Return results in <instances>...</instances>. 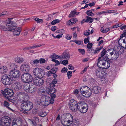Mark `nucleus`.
<instances>
[{
    "mask_svg": "<svg viewBox=\"0 0 126 126\" xmlns=\"http://www.w3.org/2000/svg\"><path fill=\"white\" fill-rule=\"evenodd\" d=\"M126 36V30L124 32V33L121 35L120 39H122V38H123V37H124V38L125 39V38L126 37L125 36Z\"/></svg>",
    "mask_w": 126,
    "mask_h": 126,
    "instance_id": "nucleus-54",
    "label": "nucleus"
},
{
    "mask_svg": "<svg viewBox=\"0 0 126 126\" xmlns=\"http://www.w3.org/2000/svg\"><path fill=\"white\" fill-rule=\"evenodd\" d=\"M46 98H48V99H49V103H50L51 104H53L54 102V98H50L48 96H46Z\"/></svg>",
    "mask_w": 126,
    "mask_h": 126,
    "instance_id": "nucleus-43",
    "label": "nucleus"
},
{
    "mask_svg": "<svg viewBox=\"0 0 126 126\" xmlns=\"http://www.w3.org/2000/svg\"><path fill=\"white\" fill-rule=\"evenodd\" d=\"M14 30V31L13 32V33L14 35L18 36L20 33V32L21 30V27H18L16 29V28Z\"/></svg>",
    "mask_w": 126,
    "mask_h": 126,
    "instance_id": "nucleus-24",
    "label": "nucleus"
},
{
    "mask_svg": "<svg viewBox=\"0 0 126 126\" xmlns=\"http://www.w3.org/2000/svg\"><path fill=\"white\" fill-rule=\"evenodd\" d=\"M86 19H83V21H84L86 22H89L90 23L93 22L94 19L93 18H92L91 17H89L88 16H86Z\"/></svg>",
    "mask_w": 126,
    "mask_h": 126,
    "instance_id": "nucleus-31",
    "label": "nucleus"
},
{
    "mask_svg": "<svg viewBox=\"0 0 126 126\" xmlns=\"http://www.w3.org/2000/svg\"><path fill=\"white\" fill-rule=\"evenodd\" d=\"M111 59H109L108 56H106V62H107V63H109L110 64V63H112V61L111 60Z\"/></svg>",
    "mask_w": 126,
    "mask_h": 126,
    "instance_id": "nucleus-51",
    "label": "nucleus"
},
{
    "mask_svg": "<svg viewBox=\"0 0 126 126\" xmlns=\"http://www.w3.org/2000/svg\"><path fill=\"white\" fill-rule=\"evenodd\" d=\"M70 20L72 24L75 23L77 21V20L76 19H75L73 18L71 19H70Z\"/></svg>",
    "mask_w": 126,
    "mask_h": 126,
    "instance_id": "nucleus-64",
    "label": "nucleus"
},
{
    "mask_svg": "<svg viewBox=\"0 0 126 126\" xmlns=\"http://www.w3.org/2000/svg\"><path fill=\"white\" fill-rule=\"evenodd\" d=\"M30 85L28 84H27L26 85H24L23 86V89L26 92H28V90Z\"/></svg>",
    "mask_w": 126,
    "mask_h": 126,
    "instance_id": "nucleus-36",
    "label": "nucleus"
},
{
    "mask_svg": "<svg viewBox=\"0 0 126 126\" xmlns=\"http://www.w3.org/2000/svg\"><path fill=\"white\" fill-rule=\"evenodd\" d=\"M79 110L80 112L82 113L86 112L88 109V107L87 105L84 102L80 101L79 102Z\"/></svg>",
    "mask_w": 126,
    "mask_h": 126,
    "instance_id": "nucleus-7",
    "label": "nucleus"
},
{
    "mask_svg": "<svg viewBox=\"0 0 126 126\" xmlns=\"http://www.w3.org/2000/svg\"><path fill=\"white\" fill-rule=\"evenodd\" d=\"M72 72L71 71H68L67 72V75L68 78L69 79L72 76Z\"/></svg>",
    "mask_w": 126,
    "mask_h": 126,
    "instance_id": "nucleus-56",
    "label": "nucleus"
},
{
    "mask_svg": "<svg viewBox=\"0 0 126 126\" xmlns=\"http://www.w3.org/2000/svg\"><path fill=\"white\" fill-rule=\"evenodd\" d=\"M11 122V119L10 117L4 116L0 120V126H9Z\"/></svg>",
    "mask_w": 126,
    "mask_h": 126,
    "instance_id": "nucleus-4",
    "label": "nucleus"
},
{
    "mask_svg": "<svg viewBox=\"0 0 126 126\" xmlns=\"http://www.w3.org/2000/svg\"><path fill=\"white\" fill-rule=\"evenodd\" d=\"M43 70L41 68H35L33 71V74L34 75L37 77H42L41 72H43Z\"/></svg>",
    "mask_w": 126,
    "mask_h": 126,
    "instance_id": "nucleus-12",
    "label": "nucleus"
},
{
    "mask_svg": "<svg viewBox=\"0 0 126 126\" xmlns=\"http://www.w3.org/2000/svg\"><path fill=\"white\" fill-rule=\"evenodd\" d=\"M39 62V60H38L36 59L34 60L33 61L32 63V65H37V64Z\"/></svg>",
    "mask_w": 126,
    "mask_h": 126,
    "instance_id": "nucleus-48",
    "label": "nucleus"
},
{
    "mask_svg": "<svg viewBox=\"0 0 126 126\" xmlns=\"http://www.w3.org/2000/svg\"><path fill=\"white\" fill-rule=\"evenodd\" d=\"M59 20L58 19H55L52 21L51 23L52 25H54L56 23H59Z\"/></svg>",
    "mask_w": 126,
    "mask_h": 126,
    "instance_id": "nucleus-49",
    "label": "nucleus"
},
{
    "mask_svg": "<svg viewBox=\"0 0 126 126\" xmlns=\"http://www.w3.org/2000/svg\"><path fill=\"white\" fill-rule=\"evenodd\" d=\"M42 77L35 78L33 79L34 83L37 86H40L42 85L44 83V81L41 78Z\"/></svg>",
    "mask_w": 126,
    "mask_h": 126,
    "instance_id": "nucleus-10",
    "label": "nucleus"
},
{
    "mask_svg": "<svg viewBox=\"0 0 126 126\" xmlns=\"http://www.w3.org/2000/svg\"><path fill=\"white\" fill-rule=\"evenodd\" d=\"M92 44L91 43H88L87 45V48L89 49H91L92 47Z\"/></svg>",
    "mask_w": 126,
    "mask_h": 126,
    "instance_id": "nucleus-59",
    "label": "nucleus"
},
{
    "mask_svg": "<svg viewBox=\"0 0 126 126\" xmlns=\"http://www.w3.org/2000/svg\"><path fill=\"white\" fill-rule=\"evenodd\" d=\"M76 12H75V10H74L73 11H72L70 14L69 15V17H72L74 16L75 14H76Z\"/></svg>",
    "mask_w": 126,
    "mask_h": 126,
    "instance_id": "nucleus-38",
    "label": "nucleus"
},
{
    "mask_svg": "<svg viewBox=\"0 0 126 126\" xmlns=\"http://www.w3.org/2000/svg\"><path fill=\"white\" fill-rule=\"evenodd\" d=\"M19 70L16 69L12 70L10 72L9 74V76H11L12 79L13 78H17L19 77Z\"/></svg>",
    "mask_w": 126,
    "mask_h": 126,
    "instance_id": "nucleus-11",
    "label": "nucleus"
},
{
    "mask_svg": "<svg viewBox=\"0 0 126 126\" xmlns=\"http://www.w3.org/2000/svg\"><path fill=\"white\" fill-rule=\"evenodd\" d=\"M34 20L35 21H37L38 23H41L43 22V21L42 19H39L37 17L35 18Z\"/></svg>",
    "mask_w": 126,
    "mask_h": 126,
    "instance_id": "nucleus-44",
    "label": "nucleus"
},
{
    "mask_svg": "<svg viewBox=\"0 0 126 126\" xmlns=\"http://www.w3.org/2000/svg\"><path fill=\"white\" fill-rule=\"evenodd\" d=\"M50 57L51 58H55L56 59L61 60V56L57 55L55 53L51 55L50 56Z\"/></svg>",
    "mask_w": 126,
    "mask_h": 126,
    "instance_id": "nucleus-34",
    "label": "nucleus"
},
{
    "mask_svg": "<svg viewBox=\"0 0 126 126\" xmlns=\"http://www.w3.org/2000/svg\"><path fill=\"white\" fill-rule=\"evenodd\" d=\"M105 75H104V77L102 78H101V82L104 83H107V80L106 79L105 77Z\"/></svg>",
    "mask_w": 126,
    "mask_h": 126,
    "instance_id": "nucleus-42",
    "label": "nucleus"
},
{
    "mask_svg": "<svg viewBox=\"0 0 126 126\" xmlns=\"http://www.w3.org/2000/svg\"><path fill=\"white\" fill-rule=\"evenodd\" d=\"M24 92H23L19 93L18 94L17 96V98L19 100H23Z\"/></svg>",
    "mask_w": 126,
    "mask_h": 126,
    "instance_id": "nucleus-29",
    "label": "nucleus"
},
{
    "mask_svg": "<svg viewBox=\"0 0 126 126\" xmlns=\"http://www.w3.org/2000/svg\"><path fill=\"white\" fill-rule=\"evenodd\" d=\"M78 51L81 54H83L85 53V50L83 49H81L80 48H79L78 49Z\"/></svg>",
    "mask_w": 126,
    "mask_h": 126,
    "instance_id": "nucleus-62",
    "label": "nucleus"
},
{
    "mask_svg": "<svg viewBox=\"0 0 126 126\" xmlns=\"http://www.w3.org/2000/svg\"><path fill=\"white\" fill-rule=\"evenodd\" d=\"M22 121L20 118H17L14 120L12 123V126H22Z\"/></svg>",
    "mask_w": 126,
    "mask_h": 126,
    "instance_id": "nucleus-13",
    "label": "nucleus"
},
{
    "mask_svg": "<svg viewBox=\"0 0 126 126\" xmlns=\"http://www.w3.org/2000/svg\"><path fill=\"white\" fill-rule=\"evenodd\" d=\"M21 79L23 82L28 83L32 81V77L29 73H25L22 76Z\"/></svg>",
    "mask_w": 126,
    "mask_h": 126,
    "instance_id": "nucleus-8",
    "label": "nucleus"
},
{
    "mask_svg": "<svg viewBox=\"0 0 126 126\" xmlns=\"http://www.w3.org/2000/svg\"><path fill=\"white\" fill-rule=\"evenodd\" d=\"M16 60L18 63H21L24 60L21 57H18L17 58Z\"/></svg>",
    "mask_w": 126,
    "mask_h": 126,
    "instance_id": "nucleus-41",
    "label": "nucleus"
},
{
    "mask_svg": "<svg viewBox=\"0 0 126 126\" xmlns=\"http://www.w3.org/2000/svg\"><path fill=\"white\" fill-rule=\"evenodd\" d=\"M6 25L8 27V31H11L13 30L16 28L15 22L12 21L11 18L8 19L7 23Z\"/></svg>",
    "mask_w": 126,
    "mask_h": 126,
    "instance_id": "nucleus-9",
    "label": "nucleus"
},
{
    "mask_svg": "<svg viewBox=\"0 0 126 126\" xmlns=\"http://www.w3.org/2000/svg\"><path fill=\"white\" fill-rule=\"evenodd\" d=\"M95 72L96 76L99 78L103 77L105 74L104 71L99 68L96 69Z\"/></svg>",
    "mask_w": 126,
    "mask_h": 126,
    "instance_id": "nucleus-14",
    "label": "nucleus"
},
{
    "mask_svg": "<svg viewBox=\"0 0 126 126\" xmlns=\"http://www.w3.org/2000/svg\"><path fill=\"white\" fill-rule=\"evenodd\" d=\"M91 91L90 89L88 91H87L86 92L82 93V95L86 97H89L90 96L91 94Z\"/></svg>",
    "mask_w": 126,
    "mask_h": 126,
    "instance_id": "nucleus-27",
    "label": "nucleus"
},
{
    "mask_svg": "<svg viewBox=\"0 0 126 126\" xmlns=\"http://www.w3.org/2000/svg\"><path fill=\"white\" fill-rule=\"evenodd\" d=\"M66 117L67 121H68L69 123L71 125V123L74 119L73 118V116L70 114L68 113L66 114Z\"/></svg>",
    "mask_w": 126,
    "mask_h": 126,
    "instance_id": "nucleus-23",
    "label": "nucleus"
},
{
    "mask_svg": "<svg viewBox=\"0 0 126 126\" xmlns=\"http://www.w3.org/2000/svg\"><path fill=\"white\" fill-rule=\"evenodd\" d=\"M89 37H87V38H85L84 39V42L85 44H86L87 43L89 42Z\"/></svg>",
    "mask_w": 126,
    "mask_h": 126,
    "instance_id": "nucleus-55",
    "label": "nucleus"
},
{
    "mask_svg": "<svg viewBox=\"0 0 126 126\" xmlns=\"http://www.w3.org/2000/svg\"><path fill=\"white\" fill-rule=\"evenodd\" d=\"M62 63L64 65H65L66 64H68V62L67 60H64L62 61Z\"/></svg>",
    "mask_w": 126,
    "mask_h": 126,
    "instance_id": "nucleus-60",
    "label": "nucleus"
},
{
    "mask_svg": "<svg viewBox=\"0 0 126 126\" xmlns=\"http://www.w3.org/2000/svg\"><path fill=\"white\" fill-rule=\"evenodd\" d=\"M119 52L114 49L111 48L107 50V55L110 54L111 56V59L115 60L119 56Z\"/></svg>",
    "mask_w": 126,
    "mask_h": 126,
    "instance_id": "nucleus-6",
    "label": "nucleus"
},
{
    "mask_svg": "<svg viewBox=\"0 0 126 126\" xmlns=\"http://www.w3.org/2000/svg\"><path fill=\"white\" fill-rule=\"evenodd\" d=\"M65 37L67 40H70L72 36L70 35L67 34L65 36Z\"/></svg>",
    "mask_w": 126,
    "mask_h": 126,
    "instance_id": "nucleus-58",
    "label": "nucleus"
},
{
    "mask_svg": "<svg viewBox=\"0 0 126 126\" xmlns=\"http://www.w3.org/2000/svg\"><path fill=\"white\" fill-rule=\"evenodd\" d=\"M61 119V123L64 126H69L71 125L70 123H69L68 121H67V120L65 118V117L64 115H63V116H62Z\"/></svg>",
    "mask_w": 126,
    "mask_h": 126,
    "instance_id": "nucleus-18",
    "label": "nucleus"
},
{
    "mask_svg": "<svg viewBox=\"0 0 126 126\" xmlns=\"http://www.w3.org/2000/svg\"><path fill=\"white\" fill-rule=\"evenodd\" d=\"M0 92L6 98L8 99L9 101L10 102H12L13 92L12 90L6 89L4 91L3 90H1Z\"/></svg>",
    "mask_w": 126,
    "mask_h": 126,
    "instance_id": "nucleus-2",
    "label": "nucleus"
},
{
    "mask_svg": "<svg viewBox=\"0 0 126 126\" xmlns=\"http://www.w3.org/2000/svg\"><path fill=\"white\" fill-rule=\"evenodd\" d=\"M13 79L10 76L4 74L2 77L1 81L5 85L11 84L12 81Z\"/></svg>",
    "mask_w": 126,
    "mask_h": 126,
    "instance_id": "nucleus-5",
    "label": "nucleus"
},
{
    "mask_svg": "<svg viewBox=\"0 0 126 126\" xmlns=\"http://www.w3.org/2000/svg\"><path fill=\"white\" fill-rule=\"evenodd\" d=\"M71 41L74 42L76 44L78 45L81 44L83 43V42L81 41L72 40Z\"/></svg>",
    "mask_w": 126,
    "mask_h": 126,
    "instance_id": "nucleus-47",
    "label": "nucleus"
},
{
    "mask_svg": "<svg viewBox=\"0 0 126 126\" xmlns=\"http://www.w3.org/2000/svg\"><path fill=\"white\" fill-rule=\"evenodd\" d=\"M21 70L23 72H28L30 70V67L27 64L24 63L20 66Z\"/></svg>",
    "mask_w": 126,
    "mask_h": 126,
    "instance_id": "nucleus-15",
    "label": "nucleus"
},
{
    "mask_svg": "<svg viewBox=\"0 0 126 126\" xmlns=\"http://www.w3.org/2000/svg\"><path fill=\"white\" fill-rule=\"evenodd\" d=\"M39 119L38 118L36 117H34L33 119L31 120L32 123L33 124V126H36L37 124L36 121H38Z\"/></svg>",
    "mask_w": 126,
    "mask_h": 126,
    "instance_id": "nucleus-32",
    "label": "nucleus"
},
{
    "mask_svg": "<svg viewBox=\"0 0 126 126\" xmlns=\"http://www.w3.org/2000/svg\"><path fill=\"white\" fill-rule=\"evenodd\" d=\"M71 124L73 126H79V124L78 120L74 119Z\"/></svg>",
    "mask_w": 126,
    "mask_h": 126,
    "instance_id": "nucleus-33",
    "label": "nucleus"
},
{
    "mask_svg": "<svg viewBox=\"0 0 126 126\" xmlns=\"http://www.w3.org/2000/svg\"><path fill=\"white\" fill-rule=\"evenodd\" d=\"M106 57L105 56L104 57H103V59L99 60V61H98V62L97 63V65L98 67L99 68H102V66H103V65H104L105 64V62H106Z\"/></svg>",
    "mask_w": 126,
    "mask_h": 126,
    "instance_id": "nucleus-20",
    "label": "nucleus"
},
{
    "mask_svg": "<svg viewBox=\"0 0 126 126\" xmlns=\"http://www.w3.org/2000/svg\"><path fill=\"white\" fill-rule=\"evenodd\" d=\"M21 107L23 110L28 111L33 108V104L29 101L23 100L21 105Z\"/></svg>",
    "mask_w": 126,
    "mask_h": 126,
    "instance_id": "nucleus-1",
    "label": "nucleus"
},
{
    "mask_svg": "<svg viewBox=\"0 0 126 126\" xmlns=\"http://www.w3.org/2000/svg\"><path fill=\"white\" fill-rule=\"evenodd\" d=\"M105 64H104V65H103V66H104L103 67V68L105 69H108L110 66V64L109 63H107V62H105Z\"/></svg>",
    "mask_w": 126,
    "mask_h": 126,
    "instance_id": "nucleus-40",
    "label": "nucleus"
},
{
    "mask_svg": "<svg viewBox=\"0 0 126 126\" xmlns=\"http://www.w3.org/2000/svg\"><path fill=\"white\" fill-rule=\"evenodd\" d=\"M7 71V67L6 66H3L0 67V73L5 74L6 73Z\"/></svg>",
    "mask_w": 126,
    "mask_h": 126,
    "instance_id": "nucleus-26",
    "label": "nucleus"
},
{
    "mask_svg": "<svg viewBox=\"0 0 126 126\" xmlns=\"http://www.w3.org/2000/svg\"><path fill=\"white\" fill-rule=\"evenodd\" d=\"M0 29L1 30L5 31H8V28H7L4 26L1 25H0Z\"/></svg>",
    "mask_w": 126,
    "mask_h": 126,
    "instance_id": "nucleus-52",
    "label": "nucleus"
},
{
    "mask_svg": "<svg viewBox=\"0 0 126 126\" xmlns=\"http://www.w3.org/2000/svg\"><path fill=\"white\" fill-rule=\"evenodd\" d=\"M61 60L66 59L69 60L70 58V55L68 52H67L66 51H64L63 52L61 55Z\"/></svg>",
    "mask_w": 126,
    "mask_h": 126,
    "instance_id": "nucleus-19",
    "label": "nucleus"
},
{
    "mask_svg": "<svg viewBox=\"0 0 126 126\" xmlns=\"http://www.w3.org/2000/svg\"><path fill=\"white\" fill-rule=\"evenodd\" d=\"M47 90V92L48 93V94H50V96L51 97V98H54L56 97V95L54 94V93L56 91V89H55L54 92H52V89L49 88H48Z\"/></svg>",
    "mask_w": 126,
    "mask_h": 126,
    "instance_id": "nucleus-25",
    "label": "nucleus"
},
{
    "mask_svg": "<svg viewBox=\"0 0 126 126\" xmlns=\"http://www.w3.org/2000/svg\"><path fill=\"white\" fill-rule=\"evenodd\" d=\"M17 67V65L14 63H12L10 65V67L11 69L15 68H16Z\"/></svg>",
    "mask_w": 126,
    "mask_h": 126,
    "instance_id": "nucleus-46",
    "label": "nucleus"
},
{
    "mask_svg": "<svg viewBox=\"0 0 126 126\" xmlns=\"http://www.w3.org/2000/svg\"><path fill=\"white\" fill-rule=\"evenodd\" d=\"M89 89V87L86 86H82L80 88V92L82 94V93L86 92L87 91H88Z\"/></svg>",
    "mask_w": 126,
    "mask_h": 126,
    "instance_id": "nucleus-30",
    "label": "nucleus"
},
{
    "mask_svg": "<svg viewBox=\"0 0 126 126\" xmlns=\"http://www.w3.org/2000/svg\"><path fill=\"white\" fill-rule=\"evenodd\" d=\"M51 61L53 62H55L56 63L55 64V65L56 66L59 65L60 64L58 60L55 59H52L51 60Z\"/></svg>",
    "mask_w": 126,
    "mask_h": 126,
    "instance_id": "nucleus-50",
    "label": "nucleus"
},
{
    "mask_svg": "<svg viewBox=\"0 0 126 126\" xmlns=\"http://www.w3.org/2000/svg\"><path fill=\"white\" fill-rule=\"evenodd\" d=\"M86 14L88 16H93L94 15V14L92 12V11L90 10L87 11Z\"/></svg>",
    "mask_w": 126,
    "mask_h": 126,
    "instance_id": "nucleus-39",
    "label": "nucleus"
},
{
    "mask_svg": "<svg viewBox=\"0 0 126 126\" xmlns=\"http://www.w3.org/2000/svg\"><path fill=\"white\" fill-rule=\"evenodd\" d=\"M56 79H54L53 80L52 82L49 84L50 86L48 88L51 89L52 90V92H54L55 90V88L54 87H55V84L57 82V80H56Z\"/></svg>",
    "mask_w": 126,
    "mask_h": 126,
    "instance_id": "nucleus-21",
    "label": "nucleus"
},
{
    "mask_svg": "<svg viewBox=\"0 0 126 126\" xmlns=\"http://www.w3.org/2000/svg\"><path fill=\"white\" fill-rule=\"evenodd\" d=\"M24 95H23V99H28L29 97L28 96L27 94L24 92Z\"/></svg>",
    "mask_w": 126,
    "mask_h": 126,
    "instance_id": "nucleus-53",
    "label": "nucleus"
},
{
    "mask_svg": "<svg viewBox=\"0 0 126 126\" xmlns=\"http://www.w3.org/2000/svg\"><path fill=\"white\" fill-rule=\"evenodd\" d=\"M118 42L120 46L126 49V37L125 38V39H119Z\"/></svg>",
    "mask_w": 126,
    "mask_h": 126,
    "instance_id": "nucleus-17",
    "label": "nucleus"
},
{
    "mask_svg": "<svg viewBox=\"0 0 126 126\" xmlns=\"http://www.w3.org/2000/svg\"><path fill=\"white\" fill-rule=\"evenodd\" d=\"M58 69V68L56 67L52 68L51 70V72L52 73H55Z\"/></svg>",
    "mask_w": 126,
    "mask_h": 126,
    "instance_id": "nucleus-45",
    "label": "nucleus"
},
{
    "mask_svg": "<svg viewBox=\"0 0 126 126\" xmlns=\"http://www.w3.org/2000/svg\"><path fill=\"white\" fill-rule=\"evenodd\" d=\"M36 90V88L34 86L32 85L31 86L30 85L28 90V92H27L30 93H33Z\"/></svg>",
    "mask_w": 126,
    "mask_h": 126,
    "instance_id": "nucleus-28",
    "label": "nucleus"
},
{
    "mask_svg": "<svg viewBox=\"0 0 126 126\" xmlns=\"http://www.w3.org/2000/svg\"><path fill=\"white\" fill-rule=\"evenodd\" d=\"M101 90L100 88L97 86H94L91 90V92L95 94H97L99 93Z\"/></svg>",
    "mask_w": 126,
    "mask_h": 126,
    "instance_id": "nucleus-22",
    "label": "nucleus"
},
{
    "mask_svg": "<svg viewBox=\"0 0 126 126\" xmlns=\"http://www.w3.org/2000/svg\"><path fill=\"white\" fill-rule=\"evenodd\" d=\"M4 106V107H6L9 110L12 111L13 110L10 108L9 106L10 105V103L6 101H4L3 104Z\"/></svg>",
    "mask_w": 126,
    "mask_h": 126,
    "instance_id": "nucleus-35",
    "label": "nucleus"
},
{
    "mask_svg": "<svg viewBox=\"0 0 126 126\" xmlns=\"http://www.w3.org/2000/svg\"><path fill=\"white\" fill-rule=\"evenodd\" d=\"M39 60L40 64L44 63L46 62V60L44 59L41 58Z\"/></svg>",
    "mask_w": 126,
    "mask_h": 126,
    "instance_id": "nucleus-57",
    "label": "nucleus"
},
{
    "mask_svg": "<svg viewBox=\"0 0 126 126\" xmlns=\"http://www.w3.org/2000/svg\"><path fill=\"white\" fill-rule=\"evenodd\" d=\"M68 70V69L65 67H64L61 70V72L62 73H65Z\"/></svg>",
    "mask_w": 126,
    "mask_h": 126,
    "instance_id": "nucleus-61",
    "label": "nucleus"
},
{
    "mask_svg": "<svg viewBox=\"0 0 126 126\" xmlns=\"http://www.w3.org/2000/svg\"><path fill=\"white\" fill-rule=\"evenodd\" d=\"M49 100L48 99V98H46V96H45V98L43 97L40 100V102L41 104L44 106H47L49 104Z\"/></svg>",
    "mask_w": 126,
    "mask_h": 126,
    "instance_id": "nucleus-16",
    "label": "nucleus"
},
{
    "mask_svg": "<svg viewBox=\"0 0 126 126\" xmlns=\"http://www.w3.org/2000/svg\"><path fill=\"white\" fill-rule=\"evenodd\" d=\"M79 102L74 99H71L69 102V106L70 110L72 111L76 112L79 110Z\"/></svg>",
    "mask_w": 126,
    "mask_h": 126,
    "instance_id": "nucleus-3",
    "label": "nucleus"
},
{
    "mask_svg": "<svg viewBox=\"0 0 126 126\" xmlns=\"http://www.w3.org/2000/svg\"><path fill=\"white\" fill-rule=\"evenodd\" d=\"M107 53V50H106V48H103V51L101 52V57H103L104 55L106 54V55H107L106 53Z\"/></svg>",
    "mask_w": 126,
    "mask_h": 126,
    "instance_id": "nucleus-37",
    "label": "nucleus"
},
{
    "mask_svg": "<svg viewBox=\"0 0 126 126\" xmlns=\"http://www.w3.org/2000/svg\"><path fill=\"white\" fill-rule=\"evenodd\" d=\"M68 68L69 70H73L74 69V67L71 64L68 65Z\"/></svg>",
    "mask_w": 126,
    "mask_h": 126,
    "instance_id": "nucleus-63",
    "label": "nucleus"
}]
</instances>
